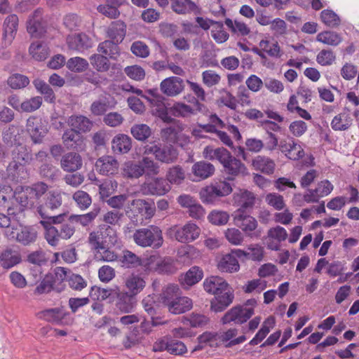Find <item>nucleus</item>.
Segmentation results:
<instances>
[{
	"instance_id": "10",
	"label": "nucleus",
	"mask_w": 359,
	"mask_h": 359,
	"mask_svg": "<svg viewBox=\"0 0 359 359\" xmlns=\"http://www.w3.org/2000/svg\"><path fill=\"white\" fill-rule=\"evenodd\" d=\"M253 314L254 309L252 308L236 305L226 312L221 318V323L226 325L233 322L235 324L241 325L246 323Z\"/></svg>"
},
{
	"instance_id": "63",
	"label": "nucleus",
	"mask_w": 359,
	"mask_h": 359,
	"mask_svg": "<svg viewBox=\"0 0 359 359\" xmlns=\"http://www.w3.org/2000/svg\"><path fill=\"white\" fill-rule=\"evenodd\" d=\"M320 18L323 23L330 27H336L340 25L339 17L332 10L325 9L320 13Z\"/></svg>"
},
{
	"instance_id": "57",
	"label": "nucleus",
	"mask_w": 359,
	"mask_h": 359,
	"mask_svg": "<svg viewBox=\"0 0 359 359\" xmlns=\"http://www.w3.org/2000/svg\"><path fill=\"white\" fill-rule=\"evenodd\" d=\"M91 65L100 72H105L109 69L110 63L108 58L100 54H93L90 57Z\"/></svg>"
},
{
	"instance_id": "58",
	"label": "nucleus",
	"mask_w": 359,
	"mask_h": 359,
	"mask_svg": "<svg viewBox=\"0 0 359 359\" xmlns=\"http://www.w3.org/2000/svg\"><path fill=\"white\" fill-rule=\"evenodd\" d=\"M88 61L80 57L69 58L66 62L67 68L71 72L81 73L86 71L88 67Z\"/></svg>"
},
{
	"instance_id": "15",
	"label": "nucleus",
	"mask_w": 359,
	"mask_h": 359,
	"mask_svg": "<svg viewBox=\"0 0 359 359\" xmlns=\"http://www.w3.org/2000/svg\"><path fill=\"white\" fill-rule=\"evenodd\" d=\"M235 224L241 228L246 235L252 236V232L257 227V221L255 217L241 210H236L233 214Z\"/></svg>"
},
{
	"instance_id": "55",
	"label": "nucleus",
	"mask_w": 359,
	"mask_h": 359,
	"mask_svg": "<svg viewBox=\"0 0 359 359\" xmlns=\"http://www.w3.org/2000/svg\"><path fill=\"white\" fill-rule=\"evenodd\" d=\"M316 40L325 44L336 46L341 43L342 39L335 32L324 31L317 35Z\"/></svg>"
},
{
	"instance_id": "3",
	"label": "nucleus",
	"mask_w": 359,
	"mask_h": 359,
	"mask_svg": "<svg viewBox=\"0 0 359 359\" xmlns=\"http://www.w3.org/2000/svg\"><path fill=\"white\" fill-rule=\"evenodd\" d=\"M154 203L144 199H134L131 201L126 214L135 226L141 224L145 219L151 218L155 213Z\"/></svg>"
},
{
	"instance_id": "36",
	"label": "nucleus",
	"mask_w": 359,
	"mask_h": 359,
	"mask_svg": "<svg viewBox=\"0 0 359 359\" xmlns=\"http://www.w3.org/2000/svg\"><path fill=\"white\" fill-rule=\"evenodd\" d=\"M122 4V0H106V4L98 6L97 10L101 14L111 19L120 15L118 8Z\"/></svg>"
},
{
	"instance_id": "47",
	"label": "nucleus",
	"mask_w": 359,
	"mask_h": 359,
	"mask_svg": "<svg viewBox=\"0 0 359 359\" xmlns=\"http://www.w3.org/2000/svg\"><path fill=\"white\" fill-rule=\"evenodd\" d=\"M40 315L46 321L60 325L66 316L62 308L57 307L48 309L40 312Z\"/></svg>"
},
{
	"instance_id": "59",
	"label": "nucleus",
	"mask_w": 359,
	"mask_h": 359,
	"mask_svg": "<svg viewBox=\"0 0 359 359\" xmlns=\"http://www.w3.org/2000/svg\"><path fill=\"white\" fill-rule=\"evenodd\" d=\"M100 235L103 238L105 245H114L117 241L116 232L114 228L107 224H102L99 226Z\"/></svg>"
},
{
	"instance_id": "7",
	"label": "nucleus",
	"mask_w": 359,
	"mask_h": 359,
	"mask_svg": "<svg viewBox=\"0 0 359 359\" xmlns=\"http://www.w3.org/2000/svg\"><path fill=\"white\" fill-rule=\"evenodd\" d=\"M227 157L223 158L221 164L223 166V172L227 175L226 180L233 181L236 177L248 175V169L244 163L233 156L230 151L227 152Z\"/></svg>"
},
{
	"instance_id": "52",
	"label": "nucleus",
	"mask_w": 359,
	"mask_h": 359,
	"mask_svg": "<svg viewBox=\"0 0 359 359\" xmlns=\"http://www.w3.org/2000/svg\"><path fill=\"white\" fill-rule=\"evenodd\" d=\"M146 283L144 280L138 275H131L126 280V286L130 294L135 297L144 288Z\"/></svg>"
},
{
	"instance_id": "5",
	"label": "nucleus",
	"mask_w": 359,
	"mask_h": 359,
	"mask_svg": "<svg viewBox=\"0 0 359 359\" xmlns=\"http://www.w3.org/2000/svg\"><path fill=\"white\" fill-rule=\"evenodd\" d=\"M151 97L144 94V97L151 104L153 115L161 118L164 123H172L175 119L168 115V109L165 104V97L159 94L157 88L149 89L146 91Z\"/></svg>"
},
{
	"instance_id": "53",
	"label": "nucleus",
	"mask_w": 359,
	"mask_h": 359,
	"mask_svg": "<svg viewBox=\"0 0 359 359\" xmlns=\"http://www.w3.org/2000/svg\"><path fill=\"white\" fill-rule=\"evenodd\" d=\"M29 83L30 80L27 76L19 73L12 74L7 79L8 86L13 90L23 89Z\"/></svg>"
},
{
	"instance_id": "28",
	"label": "nucleus",
	"mask_w": 359,
	"mask_h": 359,
	"mask_svg": "<svg viewBox=\"0 0 359 359\" xmlns=\"http://www.w3.org/2000/svg\"><path fill=\"white\" fill-rule=\"evenodd\" d=\"M67 123L69 126V130L81 134L90 131L93 125L90 119L83 115H72L68 118Z\"/></svg>"
},
{
	"instance_id": "37",
	"label": "nucleus",
	"mask_w": 359,
	"mask_h": 359,
	"mask_svg": "<svg viewBox=\"0 0 359 359\" xmlns=\"http://www.w3.org/2000/svg\"><path fill=\"white\" fill-rule=\"evenodd\" d=\"M21 261V255L11 249H6L0 254V265L5 269L13 267Z\"/></svg>"
},
{
	"instance_id": "1",
	"label": "nucleus",
	"mask_w": 359,
	"mask_h": 359,
	"mask_svg": "<svg viewBox=\"0 0 359 359\" xmlns=\"http://www.w3.org/2000/svg\"><path fill=\"white\" fill-rule=\"evenodd\" d=\"M40 224L45 229V238L51 246L57 245L60 238H70L75 232L73 222L67 213L49 217L46 220H41Z\"/></svg>"
},
{
	"instance_id": "16",
	"label": "nucleus",
	"mask_w": 359,
	"mask_h": 359,
	"mask_svg": "<svg viewBox=\"0 0 359 359\" xmlns=\"http://www.w3.org/2000/svg\"><path fill=\"white\" fill-rule=\"evenodd\" d=\"M62 140L67 149L81 151L85 149L86 144L83 135L73 130H65L62 136Z\"/></svg>"
},
{
	"instance_id": "18",
	"label": "nucleus",
	"mask_w": 359,
	"mask_h": 359,
	"mask_svg": "<svg viewBox=\"0 0 359 359\" xmlns=\"http://www.w3.org/2000/svg\"><path fill=\"white\" fill-rule=\"evenodd\" d=\"M68 48L79 52H83L93 46L92 39L85 33L69 35L67 37Z\"/></svg>"
},
{
	"instance_id": "42",
	"label": "nucleus",
	"mask_w": 359,
	"mask_h": 359,
	"mask_svg": "<svg viewBox=\"0 0 359 359\" xmlns=\"http://www.w3.org/2000/svg\"><path fill=\"white\" fill-rule=\"evenodd\" d=\"M29 54L37 61H44L49 55L48 45L41 41L32 43L29 48Z\"/></svg>"
},
{
	"instance_id": "6",
	"label": "nucleus",
	"mask_w": 359,
	"mask_h": 359,
	"mask_svg": "<svg viewBox=\"0 0 359 359\" xmlns=\"http://www.w3.org/2000/svg\"><path fill=\"white\" fill-rule=\"evenodd\" d=\"M43 203L37 207V212L42 220H46L53 215L55 210L58 209L62 203V196L58 191H50L44 197Z\"/></svg>"
},
{
	"instance_id": "40",
	"label": "nucleus",
	"mask_w": 359,
	"mask_h": 359,
	"mask_svg": "<svg viewBox=\"0 0 359 359\" xmlns=\"http://www.w3.org/2000/svg\"><path fill=\"white\" fill-rule=\"evenodd\" d=\"M255 170L266 175L273 174L275 170V163L269 157L257 156L252 163Z\"/></svg>"
},
{
	"instance_id": "49",
	"label": "nucleus",
	"mask_w": 359,
	"mask_h": 359,
	"mask_svg": "<svg viewBox=\"0 0 359 359\" xmlns=\"http://www.w3.org/2000/svg\"><path fill=\"white\" fill-rule=\"evenodd\" d=\"M40 176L47 181L55 182L57 181L61 175L59 168L50 163H43L39 168Z\"/></svg>"
},
{
	"instance_id": "30",
	"label": "nucleus",
	"mask_w": 359,
	"mask_h": 359,
	"mask_svg": "<svg viewBox=\"0 0 359 359\" xmlns=\"http://www.w3.org/2000/svg\"><path fill=\"white\" fill-rule=\"evenodd\" d=\"M32 83L36 91L43 96L44 101L47 103L54 104L56 96L50 84L45 81L37 78L33 80Z\"/></svg>"
},
{
	"instance_id": "19",
	"label": "nucleus",
	"mask_w": 359,
	"mask_h": 359,
	"mask_svg": "<svg viewBox=\"0 0 359 359\" xmlns=\"http://www.w3.org/2000/svg\"><path fill=\"white\" fill-rule=\"evenodd\" d=\"M95 167L100 174L109 176L118 172V163L111 156H103L96 161Z\"/></svg>"
},
{
	"instance_id": "54",
	"label": "nucleus",
	"mask_w": 359,
	"mask_h": 359,
	"mask_svg": "<svg viewBox=\"0 0 359 359\" xmlns=\"http://www.w3.org/2000/svg\"><path fill=\"white\" fill-rule=\"evenodd\" d=\"M229 151L224 147L213 148L212 146H207L205 147L203 154L205 158L214 161L217 160L221 163L223 158L226 157V155Z\"/></svg>"
},
{
	"instance_id": "44",
	"label": "nucleus",
	"mask_w": 359,
	"mask_h": 359,
	"mask_svg": "<svg viewBox=\"0 0 359 359\" xmlns=\"http://www.w3.org/2000/svg\"><path fill=\"white\" fill-rule=\"evenodd\" d=\"M171 8L177 14L184 15L194 12L198 9L197 5L191 0H170Z\"/></svg>"
},
{
	"instance_id": "39",
	"label": "nucleus",
	"mask_w": 359,
	"mask_h": 359,
	"mask_svg": "<svg viewBox=\"0 0 359 359\" xmlns=\"http://www.w3.org/2000/svg\"><path fill=\"white\" fill-rule=\"evenodd\" d=\"M217 269L221 272L233 273L239 270L240 265L234 255L229 253L220 259L217 264Z\"/></svg>"
},
{
	"instance_id": "34",
	"label": "nucleus",
	"mask_w": 359,
	"mask_h": 359,
	"mask_svg": "<svg viewBox=\"0 0 359 359\" xmlns=\"http://www.w3.org/2000/svg\"><path fill=\"white\" fill-rule=\"evenodd\" d=\"M107 32L109 39L121 43L126 34V25L122 20L113 21L109 25Z\"/></svg>"
},
{
	"instance_id": "45",
	"label": "nucleus",
	"mask_w": 359,
	"mask_h": 359,
	"mask_svg": "<svg viewBox=\"0 0 359 359\" xmlns=\"http://www.w3.org/2000/svg\"><path fill=\"white\" fill-rule=\"evenodd\" d=\"M16 188L12 194L13 199H14L18 204V210L19 212H22L24 208H32L34 206V202L29 199V197L23 189V187Z\"/></svg>"
},
{
	"instance_id": "31",
	"label": "nucleus",
	"mask_w": 359,
	"mask_h": 359,
	"mask_svg": "<svg viewBox=\"0 0 359 359\" xmlns=\"http://www.w3.org/2000/svg\"><path fill=\"white\" fill-rule=\"evenodd\" d=\"M116 103L114 98L110 100L107 97H102L93 102L90 110L96 116L105 115L107 111L115 107Z\"/></svg>"
},
{
	"instance_id": "21",
	"label": "nucleus",
	"mask_w": 359,
	"mask_h": 359,
	"mask_svg": "<svg viewBox=\"0 0 359 359\" xmlns=\"http://www.w3.org/2000/svg\"><path fill=\"white\" fill-rule=\"evenodd\" d=\"M161 92L167 96L173 97L184 89L183 80L177 76H171L163 80L160 84Z\"/></svg>"
},
{
	"instance_id": "29",
	"label": "nucleus",
	"mask_w": 359,
	"mask_h": 359,
	"mask_svg": "<svg viewBox=\"0 0 359 359\" xmlns=\"http://www.w3.org/2000/svg\"><path fill=\"white\" fill-rule=\"evenodd\" d=\"M132 148V139L126 134L119 133L111 140V149L114 154H125Z\"/></svg>"
},
{
	"instance_id": "60",
	"label": "nucleus",
	"mask_w": 359,
	"mask_h": 359,
	"mask_svg": "<svg viewBox=\"0 0 359 359\" xmlns=\"http://www.w3.org/2000/svg\"><path fill=\"white\" fill-rule=\"evenodd\" d=\"M100 208L99 207H94L93 210L84 215H72L70 219L74 222L79 223L85 226L88 225L100 212Z\"/></svg>"
},
{
	"instance_id": "27",
	"label": "nucleus",
	"mask_w": 359,
	"mask_h": 359,
	"mask_svg": "<svg viewBox=\"0 0 359 359\" xmlns=\"http://www.w3.org/2000/svg\"><path fill=\"white\" fill-rule=\"evenodd\" d=\"M123 266L126 268H136L137 266L148 267L151 262L148 258H142L129 250H123V255L120 259Z\"/></svg>"
},
{
	"instance_id": "33",
	"label": "nucleus",
	"mask_w": 359,
	"mask_h": 359,
	"mask_svg": "<svg viewBox=\"0 0 359 359\" xmlns=\"http://www.w3.org/2000/svg\"><path fill=\"white\" fill-rule=\"evenodd\" d=\"M276 325V318L273 316H269L263 322L261 328L257 332L255 336L250 341L249 344L252 346L257 345L262 341L268 334L270 332L271 329H273Z\"/></svg>"
},
{
	"instance_id": "13",
	"label": "nucleus",
	"mask_w": 359,
	"mask_h": 359,
	"mask_svg": "<svg viewBox=\"0 0 359 359\" xmlns=\"http://www.w3.org/2000/svg\"><path fill=\"white\" fill-rule=\"evenodd\" d=\"M170 190V184L163 177H148L141 185V191L147 195L163 196Z\"/></svg>"
},
{
	"instance_id": "11",
	"label": "nucleus",
	"mask_w": 359,
	"mask_h": 359,
	"mask_svg": "<svg viewBox=\"0 0 359 359\" xmlns=\"http://www.w3.org/2000/svg\"><path fill=\"white\" fill-rule=\"evenodd\" d=\"M26 130L34 144H40L48 133V130L41 119L36 116H30L26 123Z\"/></svg>"
},
{
	"instance_id": "32",
	"label": "nucleus",
	"mask_w": 359,
	"mask_h": 359,
	"mask_svg": "<svg viewBox=\"0 0 359 359\" xmlns=\"http://www.w3.org/2000/svg\"><path fill=\"white\" fill-rule=\"evenodd\" d=\"M178 156V151L171 144H160L156 154V160L165 163L175 162Z\"/></svg>"
},
{
	"instance_id": "35",
	"label": "nucleus",
	"mask_w": 359,
	"mask_h": 359,
	"mask_svg": "<svg viewBox=\"0 0 359 359\" xmlns=\"http://www.w3.org/2000/svg\"><path fill=\"white\" fill-rule=\"evenodd\" d=\"M193 306L192 300L187 297L178 296L168 307L172 314H181L189 311Z\"/></svg>"
},
{
	"instance_id": "12",
	"label": "nucleus",
	"mask_w": 359,
	"mask_h": 359,
	"mask_svg": "<svg viewBox=\"0 0 359 359\" xmlns=\"http://www.w3.org/2000/svg\"><path fill=\"white\" fill-rule=\"evenodd\" d=\"M201 233L200 228L194 223L189 222L181 228L177 226L170 229V234L183 243L193 242L198 238Z\"/></svg>"
},
{
	"instance_id": "38",
	"label": "nucleus",
	"mask_w": 359,
	"mask_h": 359,
	"mask_svg": "<svg viewBox=\"0 0 359 359\" xmlns=\"http://www.w3.org/2000/svg\"><path fill=\"white\" fill-rule=\"evenodd\" d=\"M3 142L8 147H17L22 143V136L18 127L11 125L3 132Z\"/></svg>"
},
{
	"instance_id": "62",
	"label": "nucleus",
	"mask_w": 359,
	"mask_h": 359,
	"mask_svg": "<svg viewBox=\"0 0 359 359\" xmlns=\"http://www.w3.org/2000/svg\"><path fill=\"white\" fill-rule=\"evenodd\" d=\"M142 168L144 170V175L147 176L156 175L159 172V165L149 157H143L140 160Z\"/></svg>"
},
{
	"instance_id": "61",
	"label": "nucleus",
	"mask_w": 359,
	"mask_h": 359,
	"mask_svg": "<svg viewBox=\"0 0 359 359\" xmlns=\"http://www.w3.org/2000/svg\"><path fill=\"white\" fill-rule=\"evenodd\" d=\"M179 287L175 285H168L165 290H163L161 294V299L162 303L167 306L175 300V298H177L179 296Z\"/></svg>"
},
{
	"instance_id": "56",
	"label": "nucleus",
	"mask_w": 359,
	"mask_h": 359,
	"mask_svg": "<svg viewBox=\"0 0 359 359\" xmlns=\"http://www.w3.org/2000/svg\"><path fill=\"white\" fill-rule=\"evenodd\" d=\"M37 237L36 231L31 228H22L20 232L16 233V240L23 245H28L35 242Z\"/></svg>"
},
{
	"instance_id": "43",
	"label": "nucleus",
	"mask_w": 359,
	"mask_h": 359,
	"mask_svg": "<svg viewBox=\"0 0 359 359\" xmlns=\"http://www.w3.org/2000/svg\"><path fill=\"white\" fill-rule=\"evenodd\" d=\"M25 194L28 195L34 203L43 195L48 190V185L43 182L33 184L32 186L23 187Z\"/></svg>"
},
{
	"instance_id": "25",
	"label": "nucleus",
	"mask_w": 359,
	"mask_h": 359,
	"mask_svg": "<svg viewBox=\"0 0 359 359\" xmlns=\"http://www.w3.org/2000/svg\"><path fill=\"white\" fill-rule=\"evenodd\" d=\"M27 165L20 163H8L6 166V175L9 180L15 182H23L29 178Z\"/></svg>"
},
{
	"instance_id": "41",
	"label": "nucleus",
	"mask_w": 359,
	"mask_h": 359,
	"mask_svg": "<svg viewBox=\"0 0 359 359\" xmlns=\"http://www.w3.org/2000/svg\"><path fill=\"white\" fill-rule=\"evenodd\" d=\"M71 271L65 267L57 266L54 269V273H52L54 290L57 292H61L64 290L65 285V280H67L69 274Z\"/></svg>"
},
{
	"instance_id": "26",
	"label": "nucleus",
	"mask_w": 359,
	"mask_h": 359,
	"mask_svg": "<svg viewBox=\"0 0 359 359\" xmlns=\"http://www.w3.org/2000/svg\"><path fill=\"white\" fill-rule=\"evenodd\" d=\"M8 158L10 160L8 163H20L24 165L29 164L33 159L31 151L23 144L14 147L10 152V157Z\"/></svg>"
},
{
	"instance_id": "8",
	"label": "nucleus",
	"mask_w": 359,
	"mask_h": 359,
	"mask_svg": "<svg viewBox=\"0 0 359 359\" xmlns=\"http://www.w3.org/2000/svg\"><path fill=\"white\" fill-rule=\"evenodd\" d=\"M152 351L154 352L167 351L172 355H183L187 352V348L182 341L171 337L165 336L154 343Z\"/></svg>"
},
{
	"instance_id": "2",
	"label": "nucleus",
	"mask_w": 359,
	"mask_h": 359,
	"mask_svg": "<svg viewBox=\"0 0 359 359\" xmlns=\"http://www.w3.org/2000/svg\"><path fill=\"white\" fill-rule=\"evenodd\" d=\"M204 290L215 295L210 309L216 313L224 311L233 301L234 294L229 290L228 283L222 277L210 276L203 282Z\"/></svg>"
},
{
	"instance_id": "64",
	"label": "nucleus",
	"mask_w": 359,
	"mask_h": 359,
	"mask_svg": "<svg viewBox=\"0 0 359 359\" xmlns=\"http://www.w3.org/2000/svg\"><path fill=\"white\" fill-rule=\"evenodd\" d=\"M185 177L184 172L181 166L175 165L170 168L167 173V181L172 184H180Z\"/></svg>"
},
{
	"instance_id": "9",
	"label": "nucleus",
	"mask_w": 359,
	"mask_h": 359,
	"mask_svg": "<svg viewBox=\"0 0 359 359\" xmlns=\"http://www.w3.org/2000/svg\"><path fill=\"white\" fill-rule=\"evenodd\" d=\"M27 31L32 38L40 39L47 31V22L43 18V10L37 8L27 21Z\"/></svg>"
},
{
	"instance_id": "17",
	"label": "nucleus",
	"mask_w": 359,
	"mask_h": 359,
	"mask_svg": "<svg viewBox=\"0 0 359 359\" xmlns=\"http://www.w3.org/2000/svg\"><path fill=\"white\" fill-rule=\"evenodd\" d=\"M19 19L17 15L11 14L6 18L3 25L2 43L6 46H10L15 39Z\"/></svg>"
},
{
	"instance_id": "14",
	"label": "nucleus",
	"mask_w": 359,
	"mask_h": 359,
	"mask_svg": "<svg viewBox=\"0 0 359 359\" xmlns=\"http://www.w3.org/2000/svg\"><path fill=\"white\" fill-rule=\"evenodd\" d=\"M156 297L155 294H150L144 297L142 302L144 311L151 319L153 326L163 325L166 323L161 316L160 305L156 302Z\"/></svg>"
},
{
	"instance_id": "20",
	"label": "nucleus",
	"mask_w": 359,
	"mask_h": 359,
	"mask_svg": "<svg viewBox=\"0 0 359 359\" xmlns=\"http://www.w3.org/2000/svg\"><path fill=\"white\" fill-rule=\"evenodd\" d=\"M115 298L116 308L121 313H130L133 311L136 304V299L133 294L119 287V291H117Z\"/></svg>"
},
{
	"instance_id": "50",
	"label": "nucleus",
	"mask_w": 359,
	"mask_h": 359,
	"mask_svg": "<svg viewBox=\"0 0 359 359\" xmlns=\"http://www.w3.org/2000/svg\"><path fill=\"white\" fill-rule=\"evenodd\" d=\"M123 175L124 177L130 179H137L144 175V170L142 168L140 161L135 162L133 161H126L123 168Z\"/></svg>"
},
{
	"instance_id": "48",
	"label": "nucleus",
	"mask_w": 359,
	"mask_h": 359,
	"mask_svg": "<svg viewBox=\"0 0 359 359\" xmlns=\"http://www.w3.org/2000/svg\"><path fill=\"white\" fill-rule=\"evenodd\" d=\"M118 42L110 39L100 43L97 47L98 52L108 55L112 60H116L119 55V47Z\"/></svg>"
},
{
	"instance_id": "4",
	"label": "nucleus",
	"mask_w": 359,
	"mask_h": 359,
	"mask_svg": "<svg viewBox=\"0 0 359 359\" xmlns=\"http://www.w3.org/2000/svg\"><path fill=\"white\" fill-rule=\"evenodd\" d=\"M133 238L138 245L153 246L156 249L161 247L163 243L162 231L158 226L154 225L137 229L133 235Z\"/></svg>"
},
{
	"instance_id": "51",
	"label": "nucleus",
	"mask_w": 359,
	"mask_h": 359,
	"mask_svg": "<svg viewBox=\"0 0 359 359\" xmlns=\"http://www.w3.org/2000/svg\"><path fill=\"white\" fill-rule=\"evenodd\" d=\"M133 137L140 142H146L152 135L151 128L147 124H134L130 128Z\"/></svg>"
},
{
	"instance_id": "23",
	"label": "nucleus",
	"mask_w": 359,
	"mask_h": 359,
	"mask_svg": "<svg viewBox=\"0 0 359 359\" xmlns=\"http://www.w3.org/2000/svg\"><path fill=\"white\" fill-rule=\"evenodd\" d=\"M82 165V158L78 153L68 152L60 160V166L65 172H74L80 170Z\"/></svg>"
},
{
	"instance_id": "46",
	"label": "nucleus",
	"mask_w": 359,
	"mask_h": 359,
	"mask_svg": "<svg viewBox=\"0 0 359 359\" xmlns=\"http://www.w3.org/2000/svg\"><path fill=\"white\" fill-rule=\"evenodd\" d=\"M215 167L212 164L205 161L197 162L192 166L193 173L201 180L212 176L215 172Z\"/></svg>"
},
{
	"instance_id": "22",
	"label": "nucleus",
	"mask_w": 359,
	"mask_h": 359,
	"mask_svg": "<svg viewBox=\"0 0 359 359\" xmlns=\"http://www.w3.org/2000/svg\"><path fill=\"white\" fill-rule=\"evenodd\" d=\"M203 277V270L194 266L191 267L185 273L179 277V282L184 289H189L202 280Z\"/></svg>"
},
{
	"instance_id": "24",
	"label": "nucleus",
	"mask_w": 359,
	"mask_h": 359,
	"mask_svg": "<svg viewBox=\"0 0 359 359\" xmlns=\"http://www.w3.org/2000/svg\"><path fill=\"white\" fill-rule=\"evenodd\" d=\"M233 200L235 204L240 206L237 210L246 212L248 210L254 207L255 195L248 190H239V192L233 194Z\"/></svg>"
}]
</instances>
